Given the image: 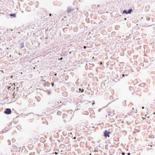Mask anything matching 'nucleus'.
Returning <instances> with one entry per match:
<instances>
[{
    "mask_svg": "<svg viewBox=\"0 0 155 155\" xmlns=\"http://www.w3.org/2000/svg\"><path fill=\"white\" fill-rule=\"evenodd\" d=\"M54 83L53 82L51 83V85L52 87H53L54 86Z\"/></svg>",
    "mask_w": 155,
    "mask_h": 155,
    "instance_id": "dca6fc26",
    "label": "nucleus"
},
{
    "mask_svg": "<svg viewBox=\"0 0 155 155\" xmlns=\"http://www.w3.org/2000/svg\"><path fill=\"white\" fill-rule=\"evenodd\" d=\"M122 77H124L125 75H124V74H123L122 75Z\"/></svg>",
    "mask_w": 155,
    "mask_h": 155,
    "instance_id": "5701e85b",
    "label": "nucleus"
},
{
    "mask_svg": "<svg viewBox=\"0 0 155 155\" xmlns=\"http://www.w3.org/2000/svg\"><path fill=\"white\" fill-rule=\"evenodd\" d=\"M137 109H136L135 110H134V111H130V112H133V113H137Z\"/></svg>",
    "mask_w": 155,
    "mask_h": 155,
    "instance_id": "f8f14e48",
    "label": "nucleus"
},
{
    "mask_svg": "<svg viewBox=\"0 0 155 155\" xmlns=\"http://www.w3.org/2000/svg\"><path fill=\"white\" fill-rule=\"evenodd\" d=\"M150 18H149L147 19V20H150Z\"/></svg>",
    "mask_w": 155,
    "mask_h": 155,
    "instance_id": "4be33fe9",
    "label": "nucleus"
},
{
    "mask_svg": "<svg viewBox=\"0 0 155 155\" xmlns=\"http://www.w3.org/2000/svg\"><path fill=\"white\" fill-rule=\"evenodd\" d=\"M153 103L155 104V100H154V101L153 102Z\"/></svg>",
    "mask_w": 155,
    "mask_h": 155,
    "instance_id": "bb28decb",
    "label": "nucleus"
},
{
    "mask_svg": "<svg viewBox=\"0 0 155 155\" xmlns=\"http://www.w3.org/2000/svg\"><path fill=\"white\" fill-rule=\"evenodd\" d=\"M147 118H150V116H148V117H147Z\"/></svg>",
    "mask_w": 155,
    "mask_h": 155,
    "instance_id": "e433bc0d",
    "label": "nucleus"
},
{
    "mask_svg": "<svg viewBox=\"0 0 155 155\" xmlns=\"http://www.w3.org/2000/svg\"><path fill=\"white\" fill-rule=\"evenodd\" d=\"M10 78H13V76L12 75H11V76H10Z\"/></svg>",
    "mask_w": 155,
    "mask_h": 155,
    "instance_id": "b1692460",
    "label": "nucleus"
},
{
    "mask_svg": "<svg viewBox=\"0 0 155 155\" xmlns=\"http://www.w3.org/2000/svg\"><path fill=\"white\" fill-rule=\"evenodd\" d=\"M115 114V113H114L113 115H112L111 116H113L114 114Z\"/></svg>",
    "mask_w": 155,
    "mask_h": 155,
    "instance_id": "4c0bfd02",
    "label": "nucleus"
},
{
    "mask_svg": "<svg viewBox=\"0 0 155 155\" xmlns=\"http://www.w3.org/2000/svg\"><path fill=\"white\" fill-rule=\"evenodd\" d=\"M107 117V115H106V117Z\"/></svg>",
    "mask_w": 155,
    "mask_h": 155,
    "instance_id": "a19ab883",
    "label": "nucleus"
},
{
    "mask_svg": "<svg viewBox=\"0 0 155 155\" xmlns=\"http://www.w3.org/2000/svg\"><path fill=\"white\" fill-rule=\"evenodd\" d=\"M134 107H133V108H132V111H134Z\"/></svg>",
    "mask_w": 155,
    "mask_h": 155,
    "instance_id": "393cba45",
    "label": "nucleus"
},
{
    "mask_svg": "<svg viewBox=\"0 0 155 155\" xmlns=\"http://www.w3.org/2000/svg\"><path fill=\"white\" fill-rule=\"evenodd\" d=\"M10 16L13 17L14 18L16 17V14L15 13L11 14L10 15Z\"/></svg>",
    "mask_w": 155,
    "mask_h": 155,
    "instance_id": "423d86ee",
    "label": "nucleus"
},
{
    "mask_svg": "<svg viewBox=\"0 0 155 155\" xmlns=\"http://www.w3.org/2000/svg\"><path fill=\"white\" fill-rule=\"evenodd\" d=\"M51 94V92H50V91H49L48 93V94Z\"/></svg>",
    "mask_w": 155,
    "mask_h": 155,
    "instance_id": "a211bd4d",
    "label": "nucleus"
},
{
    "mask_svg": "<svg viewBox=\"0 0 155 155\" xmlns=\"http://www.w3.org/2000/svg\"><path fill=\"white\" fill-rule=\"evenodd\" d=\"M20 48H24V45L23 42H21L20 44Z\"/></svg>",
    "mask_w": 155,
    "mask_h": 155,
    "instance_id": "6e6552de",
    "label": "nucleus"
},
{
    "mask_svg": "<svg viewBox=\"0 0 155 155\" xmlns=\"http://www.w3.org/2000/svg\"><path fill=\"white\" fill-rule=\"evenodd\" d=\"M12 111L11 109L9 108H8L5 109L4 111V113L7 115L11 113Z\"/></svg>",
    "mask_w": 155,
    "mask_h": 155,
    "instance_id": "f03ea898",
    "label": "nucleus"
},
{
    "mask_svg": "<svg viewBox=\"0 0 155 155\" xmlns=\"http://www.w3.org/2000/svg\"><path fill=\"white\" fill-rule=\"evenodd\" d=\"M17 149H18V147L16 146H14L12 150H13L15 151L16 150H17Z\"/></svg>",
    "mask_w": 155,
    "mask_h": 155,
    "instance_id": "1a4fd4ad",
    "label": "nucleus"
},
{
    "mask_svg": "<svg viewBox=\"0 0 155 155\" xmlns=\"http://www.w3.org/2000/svg\"><path fill=\"white\" fill-rule=\"evenodd\" d=\"M142 118H143V119H146L145 118V117H142Z\"/></svg>",
    "mask_w": 155,
    "mask_h": 155,
    "instance_id": "c85d7f7f",
    "label": "nucleus"
},
{
    "mask_svg": "<svg viewBox=\"0 0 155 155\" xmlns=\"http://www.w3.org/2000/svg\"><path fill=\"white\" fill-rule=\"evenodd\" d=\"M110 133L107 130H105L103 132L104 136L107 138V137H109V135L110 134Z\"/></svg>",
    "mask_w": 155,
    "mask_h": 155,
    "instance_id": "f257e3e1",
    "label": "nucleus"
},
{
    "mask_svg": "<svg viewBox=\"0 0 155 155\" xmlns=\"http://www.w3.org/2000/svg\"><path fill=\"white\" fill-rule=\"evenodd\" d=\"M68 10L66 11V12L67 13H68L69 12L73 11L74 9L72 8L71 7H69L67 8Z\"/></svg>",
    "mask_w": 155,
    "mask_h": 155,
    "instance_id": "20e7f679",
    "label": "nucleus"
},
{
    "mask_svg": "<svg viewBox=\"0 0 155 155\" xmlns=\"http://www.w3.org/2000/svg\"><path fill=\"white\" fill-rule=\"evenodd\" d=\"M144 107H142V109H144Z\"/></svg>",
    "mask_w": 155,
    "mask_h": 155,
    "instance_id": "72a5a7b5",
    "label": "nucleus"
},
{
    "mask_svg": "<svg viewBox=\"0 0 155 155\" xmlns=\"http://www.w3.org/2000/svg\"><path fill=\"white\" fill-rule=\"evenodd\" d=\"M19 149H21V150H20V151H21V153H22V151H23V148H21V147H20V148H19Z\"/></svg>",
    "mask_w": 155,
    "mask_h": 155,
    "instance_id": "4468645a",
    "label": "nucleus"
},
{
    "mask_svg": "<svg viewBox=\"0 0 155 155\" xmlns=\"http://www.w3.org/2000/svg\"><path fill=\"white\" fill-rule=\"evenodd\" d=\"M74 139H76V137H74Z\"/></svg>",
    "mask_w": 155,
    "mask_h": 155,
    "instance_id": "c756f323",
    "label": "nucleus"
},
{
    "mask_svg": "<svg viewBox=\"0 0 155 155\" xmlns=\"http://www.w3.org/2000/svg\"><path fill=\"white\" fill-rule=\"evenodd\" d=\"M97 6L98 7H100V5H97Z\"/></svg>",
    "mask_w": 155,
    "mask_h": 155,
    "instance_id": "473e14b6",
    "label": "nucleus"
},
{
    "mask_svg": "<svg viewBox=\"0 0 155 155\" xmlns=\"http://www.w3.org/2000/svg\"><path fill=\"white\" fill-rule=\"evenodd\" d=\"M8 144L9 145H11V141H10V140H8Z\"/></svg>",
    "mask_w": 155,
    "mask_h": 155,
    "instance_id": "ddd939ff",
    "label": "nucleus"
},
{
    "mask_svg": "<svg viewBox=\"0 0 155 155\" xmlns=\"http://www.w3.org/2000/svg\"><path fill=\"white\" fill-rule=\"evenodd\" d=\"M79 92H84V90L83 89H81V88H79L78 89Z\"/></svg>",
    "mask_w": 155,
    "mask_h": 155,
    "instance_id": "9d476101",
    "label": "nucleus"
},
{
    "mask_svg": "<svg viewBox=\"0 0 155 155\" xmlns=\"http://www.w3.org/2000/svg\"><path fill=\"white\" fill-rule=\"evenodd\" d=\"M86 48V46H84V49H85Z\"/></svg>",
    "mask_w": 155,
    "mask_h": 155,
    "instance_id": "412c9836",
    "label": "nucleus"
},
{
    "mask_svg": "<svg viewBox=\"0 0 155 155\" xmlns=\"http://www.w3.org/2000/svg\"><path fill=\"white\" fill-rule=\"evenodd\" d=\"M150 146L151 147H152V145H150L149 144H148L147 145V146Z\"/></svg>",
    "mask_w": 155,
    "mask_h": 155,
    "instance_id": "6ab92c4d",
    "label": "nucleus"
},
{
    "mask_svg": "<svg viewBox=\"0 0 155 155\" xmlns=\"http://www.w3.org/2000/svg\"><path fill=\"white\" fill-rule=\"evenodd\" d=\"M130 153H128V154H130Z\"/></svg>",
    "mask_w": 155,
    "mask_h": 155,
    "instance_id": "79ce46f5",
    "label": "nucleus"
},
{
    "mask_svg": "<svg viewBox=\"0 0 155 155\" xmlns=\"http://www.w3.org/2000/svg\"><path fill=\"white\" fill-rule=\"evenodd\" d=\"M147 114H145V117H146V116H147Z\"/></svg>",
    "mask_w": 155,
    "mask_h": 155,
    "instance_id": "58836bf2",
    "label": "nucleus"
},
{
    "mask_svg": "<svg viewBox=\"0 0 155 155\" xmlns=\"http://www.w3.org/2000/svg\"><path fill=\"white\" fill-rule=\"evenodd\" d=\"M56 75H57V74H55V75L56 76Z\"/></svg>",
    "mask_w": 155,
    "mask_h": 155,
    "instance_id": "ea45409f",
    "label": "nucleus"
},
{
    "mask_svg": "<svg viewBox=\"0 0 155 155\" xmlns=\"http://www.w3.org/2000/svg\"><path fill=\"white\" fill-rule=\"evenodd\" d=\"M153 114H155V112H154L153 113Z\"/></svg>",
    "mask_w": 155,
    "mask_h": 155,
    "instance_id": "f704fd0d",
    "label": "nucleus"
},
{
    "mask_svg": "<svg viewBox=\"0 0 155 155\" xmlns=\"http://www.w3.org/2000/svg\"><path fill=\"white\" fill-rule=\"evenodd\" d=\"M130 153H128V154H130Z\"/></svg>",
    "mask_w": 155,
    "mask_h": 155,
    "instance_id": "37998d69",
    "label": "nucleus"
},
{
    "mask_svg": "<svg viewBox=\"0 0 155 155\" xmlns=\"http://www.w3.org/2000/svg\"><path fill=\"white\" fill-rule=\"evenodd\" d=\"M94 104H95V103L94 102H93L92 104V105H93Z\"/></svg>",
    "mask_w": 155,
    "mask_h": 155,
    "instance_id": "a878e982",
    "label": "nucleus"
},
{
    "mask_svg": "<svg viewBox=\"0 0 155 155\" xmlns=\"http://www.w3.org/2000/svg\"><path fill=\"white\" fill-rule=\"evenodd\" d=\"M20 150L21 149H19V148L18 147V149H17V150H15V154L16 153L18 154V153H20Z\"/></svg>",
    "mask_w": 155,
    "mask_h": 155,
    "instance_id": "39448f33",
    "label": "nucleus"
},
{
    "mask_svg": "<svg viewBox=\"0 0 155 155\" xmlns=\"http://www.w3.org/2000/svg\"><path fill=\"white\" fill-rule=\"evenodd\" d=\"M14 153H15V151L13 150L10 149L8 150V153L7 154L8 155H14Z\"/></svg>",
    "mask_w": 155,
    "mask_h": 155,
    "instance_id": "7ed1b4c3",
    "label": "nucleus"
},
{
    "mask_svg": "<svg viewBox=\"0 0 155 155\" xmlns=\"http://www.w3.org/2000/svg\"><path fill=\"white\" fill-rule=\"evenodd\" d=\"M94 152H95V153H97V152H98V151L97 150H94Z\"/></svg>",
    "mask_w": 155,
    "mask_h": 155,
    "instance_id": "f3484780",
    "label": "nucleus"
},
{
    "mask_svg": "<svg viewBox=\"0 0 155 155\" xmlns=\"http://www.w3.org/2000/svg\"><path fill=\"white\" fill-rule=\"evenodd\" d=\"M51 13H50V14H49V16H51Z\"/></svg>",
    "mask_w": 155,
    "mask_h": 155,
    "instance_id": "2f4dec72",
    "label": "nucleus"
},
{
    "mask_svg": "<svg viewBox=\"0 0 155 155\" xmlns=\"http://www.w3.org/2000/svg\"><path fill=\"white\" fill-rule=\"evenodd\" d=\"M62 59V58H61L60 60H61Z\"/></svg>",
    "mask_w": 155,
    "mask_h": 155,
    "instance_id": "c9c22d12",
    "label": "nucleus"
},
{
    "mask_svg": "<svg viewBox=\"0 0 155 155\" xmlns=\"http://www.w3.org/2000/svg\"><path fill=\"white\" fill-rule=\"evenodd\" d=\"M49 108H48V107H47V110H49Z\"/></svg>",
    "mask_w": 155,
    "mask_h": 155,
    "instance_id": "cd10ccee",
    "label": "nucleus"
},
{
    "mask_svg": "<svg viewBox=\"0 0 155 155\" xmlns=\"http://www.w3.org/2000/svg\"><path fill=\"white\" fill-rule=\"evenodd\" d=\"M123 14H127V11L125 10H124L123 12Z\"/></svg>",
    "mask_w": 155,
    "mask_h": 155,
    "instance_id": "9b49d317",
    "label": "nucleus"
},
{
    "mask_svg": "<svg viewBox=\"0 0 155 155\" xmlns=\"http://www.w3.org/2000/svg\"><path fill=\"white\" fill-rule=\"evenodd\" d=\"M101 109H99V110H98V111L99 112H100V111H101Z\"/></svg>",
    "mask_w": 155,
    "mask_h": 155,
    "instance_id": "aec40b11",
    "label": "nucleus"
},
{
    "mask_svg": "<svg viewBox=\"0 0 155 155\" xmlns=\"http://www.w3.org/2000/svg\"><path fill=\"white\" fill-rule=\"evenodd\" d=\"M108 113H109V114H108V116H109L111 114V112H109Z\"/></svg>",
    "mask_w": 155,
    "mask_h": 155,
    "instance_id": "2eb2a0df",
    "label": "nucleus"
},
{
    "mask_svg": "<svg viewBox=\"0 0 155 155\" xmlns=\"http://www.w3.org/2000/svg\"><path fill=\"white\" fill-rule=\"evenodd\" d=\"M60 113V112H57V114H58V115H59V113Z\"/></svg>",
    "mask_w": 155,
    "mask_h": 155,
    "instance_id": "7c9ffc66",
    "label": "nucleus"
},
{
    "mask_svg": "<svg viewBox=\"0 0 155 155\" xmlns=\"http://www.w3.org/2000/svg\"><path fill=\"white\" fill-rule=\"evenodd\" d=\"M133 10L132 9L130 8L129 9L128 11H127V14H130L131 12H132Z\"/></svg>",
    "mask_w": 155,
    "mask_h": 155,
    "instance_id": "0eeeda50",
    "label": "nucleus"
}]
</instances>
